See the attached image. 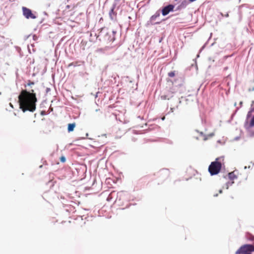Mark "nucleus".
<instances>
[{
    "label": "nucleus",
    "instance_id": "obj_1",
    "mask_svg": "<svg viewBox=\"0 0 254 254\" xmlns=\"http://www.w3.org/2000/svg\"><path fill=\"white\" fill-rule=\"evenodd\" d=\"M37 99L34 90L29 91L23 90L18 96L19 108L23 112L29 111L33 112L36 109V103Z\"/></svg>",
    "mask_w": 254,
    "mask_h": 254
},
{
    "label": "nucleus",
    "instance_id": "obj_2",
    "mask_svg": "<svg viewBox=\"0 0 254 254\" xmlns=\"http://www.w3.org/2000/svg\"><path fill=\"white\" fill-rule=\"evenodd\" d=\"M224 157L217 158L215 161L212 162L208 167V171L211 176L217 175L224 165Z\"/></svg>",
    "mask_w": 254,
    "mask_h": 254
},
{
    "label": "nucleus",
    "instance_id": "obj_3",
    "mask_svg": "<svg viewBox=\"0 0 254 254\" xmlns=\"http://www.w3.org/2000/svg\"><path fill=\"white\" fill-rule=\"evenodd\" d=\"M116 32L111 31L107 28H102L98 36L103 38L107 42H113L115 39Z\"/></svg>",
    "mask_w": 254,
    "mask_h": 254
},
{
    "label": "nucleus",
    "instance_id": "obj_4",
    "mask_svg": "<svg viewBox=\"0 0 254 254\" xmlns=\"http://www.w3.org/2000/svg\"><path fill=\"white\" fill-rule=\"evenodd\" d=\"M254 252V246L244 245L242 246L235 253L236 254H252Z\"/></svg>",
    "mask_w": 254,
    "mask_h": 254
},
{
    "label": "nucleus",
    "instance_id": "obj_5",
    "mask_svg": "<svg viewBox=\"0 0 254 254\" xmlns=\"http://www.w3.org/2000/svg\"><path fill=\"white\" fill-rule=\"evenodd\" d=\"M94 142L96 143L97 145L100 146H103L107 142L106 135L102 134L98 136L97 138L95 139Z\"/></svg>",
    "mask_w": 254,
    "mask_h": 254
},
{
    "label": "nucleus",
    "instance_id": "obj_6",
    "mask_svg": "<svg viewBox=\"0 0 254 254\" xmlns=\"http://www.w3.org/2000/svg\"><path fill=\"white\" fill-rule=\"evenodd\" d=\"M22 11L24 16L27 19H35L36 16L32 13V11L25 7H22Z\"/></svg>",
    "mask_w": 254,
    "mask_h": 254
},
{
    "label": "nucleus",
    "instance_id": "obj_7",
    "mask_svg": "<svg viewBox=\"0 0 254 254\" xmlns=\"http://www.w3.org/2000/svg\"><path fill=\"white\" fill-rule=\"evenodd\" d=\"M169 171L168 170L163 169L157 173L156 176L158 178H162L164 180L166 179L169 176Z\"/></svg>",
    "mask_w": 254,
    "mask_h": 254
},
{
    "label": "nucleus",
    "instance_id": "obj_8",
    "mask_svg": "<svg viewBox=\"0 0 254 254\" xmlns=\"http://www.w3.org/2000/svg\"><path fill=\"white\" fill-rule=\"evenodd\" d=\"M175 89H174L173 87L170 88V90L168 91L166 94L163 95L161 96V98L162 100H170L171 98H172L174 93H175Z\"/></svg>",
    "mask_w": 254,
    "mask_h": 254
},
{
    "label": "nucleus",
    "instance_id": "obj_9",
    "mask_svg": "<svg viewBox=\"0 0 254 254\" xmlns=\"http://www.w3.org/2000/svg\"><path fill=\"white\" fill-rule=\"evenodd\" d=\"M174 6L172 4H169L164 7L162 10V15L165 16L167 15L170 11H172L174 9Z\"/></svg>",
    "mask_w": 254,
    "mask_h": 254
},
{
    "label": "nucleus",
    "instance_id": "obj_10",
    "mask_svg": "<svg viewBox=\"0 0 254 254\" xmlns=\"http://www.w3.org/2000/svg\"><path fill=\"white\" fill-rule=\"evenodd\" d=\"M229 179L232 181L231 184L234 183V180L237 179V176L235 174V171L229 173L228 175Z\"/></svg>",
    "mask_w": 254,
    "mask_h": 254
},
{
    "label": "nucleus",
    "instance_id": "obj_11",
    "mask_svg": "<svg viewBox=\"0 0 254 254\" xmlns=\"http://www.w3.org/2000/svg\"><path fill=\"white\" fill-rule=\"evenodd\" d=\"M160 11L158 10L156 11V13L150 17V22L152 24H153V22L156 20V19L160 16Z\"/></svg>",
    "mask_w": 254,
    "mask_h": 254
},
{
    "label": "nucleus",
    "instance_id": "obj_12",
    "mask_svg": "<svg viewBox=\"0 0 254 254\" xmlns=\"http://www.w3.org/2000/svg\"><path fill=\"white\" fill-rule=\"evenodd\" d=\"M75 127V124H69L68 125L67 130L68 132L72 131Z\"/></svg>",
    "mask_w": 254,
    "mask_h": 254
},
{
    "label": "nucleus",
    "instance_id": "obj_13",
    "mask_svg": "<svg viewBox=\"0 0 254 254\" xmlns=\"http://www.w3.org/2000/svg\"><path fill=\"white\" fill-rule=\"evenodd\" d=\"M115 7L113 6L110 10L109 12V15L111 19H113V16L116 15V13L114 11Z\"/></svg>",
    "mask_w": 254,
    "mask_h": 254
},
{
    "label": "nucleus",
    "instance_id": "obj_14",
    "mask_svg": "<svg viewBox=\"0 0 254 254\" xmlns=\"http://www.w3.org/2000/svg\"><path fill=\"white\" fill-rule=\"evenodd\" d=\"M214 135V133H211L207 135H205L204 136V138H203V140H206L207 139H208V138H210V137H212V136H213Z\"/></svg>",
    "mask_w": 254,
    "mask_h": 254
},
{
    "label": "nucleus",
    "instance_id": "obj_15",
    "mask_svg": "<svg viewBox=\"0 0 254 254\" xmlns=\"http://www.w3.org/2000/svg\"><path fill=\"white\" fill-rule=\"evenodd\" d=\"M175 71H171L170 72L168 73V76L170 77H173L175 76Z\"/></svg>",
    "mask_w": 254,
    "mask_h": 254
},
{
    "label": "nucleus",
    "instance_id": "obj_16",
    "mask_svg": "<svg viewBox=\"0 0 254 254\" xmlns=\"http://www.w3.org/2000/svg\"><path fill=\"white\" fill-rule=\"evenodd\" d=\"M78 62H72L71 63H70L68 64V66H75L78 65Z\"/></svg>",
    "mask_w": 254,
    "mask_h": 254
},
{
    "label": "nucleus",
    "instance_id": "obj_17",
    "mask_svg": "<svg viewBox=\"0 0 254 254\" xmlns=\"http://www.w3.org/2000/svg\"><path fill=\"white\" fill-rule=\"evenodd\" d=\"M250 126L252 127L254 126V116L251 120V122L250 123Z\"/></svg>",
    "mask_w": 254,
    "mask_h": 254
},
{
    "label": "nucleus",
    "instance_id": "obj_18",
    "mask_svg": "<svg viewBox=\"0 0 254 254\" xmlns=\"http://www.w3.org/2000/svg\"><path fill=\"white\" fill-rule=\"evenodd\" d=\"M247 238L251 241H254V236L251 235H250V236H247Z\"/></svg>",
    "mask_w": 254,
    "mask_h": 254
},
{
    "label": "nucleus",
    "instance_id": "obj_19",
    "mask_svg": "<svg viewBox=\"0 0 254 254\" xmlns=\"http://www.w3.org/2000/svg\"><path fill=\"white\" fill-rule=\"evenodd\" d=\"M60 160L62 162L64 163L65 161V158L64 156L60 157Z\"/></svg>",
    "mask_w": 254,
    "mask_h": 254
},
{
    "label": "nucleus",
    "instance_id": "obj_20",
    "mask_svg": "<svg viewBox=\"0 0 254 254\" xmlns=\"http://www.w3.org/2000/svg\"><path fill=\"white\" fill-rule=\"evenodd\" d=\"M34 83L33 82H32L30 81H28V82L27 83V85H28V86H30L31 85H34Z\"/></svg>",
    "mask_w": 254,
    "mask_h": 254
},
{
    "label": "nucleus",
    "instance_id": "obj_21",
    "mask_svg": "<svg viewBox=\"0 0 254 254\" xmlns=\"http://www.w3.org/2000/svg\"><path fill=\"white\" fill-rule=\"evenodd\" d=\"M160 23L159 22H155V23H155V24H158V23Z\"/></svg>",
    "mask_w": 254,
    "mask_h": 254
},
{
    "label": "nucleus",
    "instance_id": "obj_22",
    "mask_svg": "<svg viewBox=\"0 0 254 254\" xmlns=\"http://www.w3.org/2000/svg\"><path fill=\"white\" fill-rule=\"evenodd\" d=\"M219 192H220V193H221L222 192V190H220Z\"/></svg>",
    "mask_w": 254,
    "mask_h": 254
},
{
    "label": "nucleus",
    "instance_id": "obj_23",
    "mask_svg": "<svg viewBox=\"0 0 254 254\" xmlns=\"http://www.w3.org/2000/svg\"><path fill=\"white\" fill-rule=\"evenodd\" d=\"M226 16H228V14H226Z\"/></svg>",
    "mask_w": 254,
    "mask_h": 254
}]
</instances>
